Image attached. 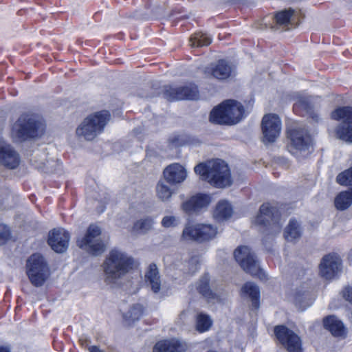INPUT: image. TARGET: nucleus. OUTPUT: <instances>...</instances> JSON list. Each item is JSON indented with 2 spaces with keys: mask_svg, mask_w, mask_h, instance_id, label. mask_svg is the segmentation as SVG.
<instances>
[{
  "mask_svg": "<svg viewBox=\"0 0 352 352\" xmlns=\"http://www.w3.org/2000/svg\"><path fill=\"white\" fill-rule=\"evenodd\" d=\"M134 260L127 254L118 250H111L102 264L104 281L114 287L118 281L127 274L134 266Z\"/></svg>",
  "mask_w": 352,
  "mask_h": 352,
  "instance_id": "1",
  "label": "nucleus"
},
{
  "mask_svg": "<svg viewBox=\"0 0 352 352\" xmlns=\"http://www.w3.org/2000/svg\"><path fill=\"white\" fill-rule=\"evenodd\" d=\"M194 170L202 180L217 188H226L232 183L230 170L223 160L217 159L199 163Z\"/></svg>",
  "mask_w": 352,
  "mask_h": 352,
  "instance_id": "2",
  "label": "nucleus"
},
{
  "mask_svg": "<svg viewBox=\"0 0 352 352\" xmlns=\"http://www.w3.org/2000/svg\"><path fill=\"white\" fill-rule=\"evenodd\" d=\"M45 131V123L42 118L37 115L22 114L13 124L12 136L18 142L30 138L41 137Z\"/></svg>",
  "mask_w": 352,
  "mask_h": 352,
  "instance_id": "3",
  "label": "nucleus"
},
{
  "mask_svg": "<svg viewBox=\"0 0 352 352\" xmlns=\"http://www.w3.org/2000/svg\"><path fill=\"white\" fill-rule=\"evenodd\" d=\"M244 116L243 105L235 100H226L214 108L210 112L211 122L232 125L239 122Z\"/></svg>",
  "mask_w": 352,
  "mask_h": 352,
  "instance_id": "4",
  "label": "nucleus"
},
{
  "mask_svg": "<svg viewBox=\"0 0 352 352\" xmlns=\"http://www.w3.org/2000/svg\"><path fill=\"white\" fill-rule=\"evenodd\" d=\"M109 118L110 114L107 111L96 112L87 116L77 127L76 135L80 140H94L103 131Z\"/></svg>",
  "mask_w": 352,
  "mask_h": 352,
  "instance_id": "5",
  "label": "nucleus"
},
{
  "mask_svg": "<svg viewBox=\"0 0 352 352\" xmlns=\"http://www.w3.org/2000/svg\"><path fill=\"white\" fill-rule=\"evenodd\" d=\"M26 274L35 287L42 286L50 275L47 261L40 254H33L26 261Z\"/></svg>",
  "mask_w": 352,
  "mask_h": 352,
  "instance_id": "6",
  "label": "nucleus"
},
{
  "mask_svg": "<svg viewBox=\"0 0 352 352\" xmlns=\"http://www.w3.org/2000/svg\"><path fill=\"white\" fill-rule=\"evenodd\" d=\"M101 233V228L98 226L90 225L85 234L77 239V245L92 255L102 254L105 250V245L100 238Z\"/></svg>",
  "mask_w": 352,
  "mask_h": 352,
  "instance_id": "7",
  "label": "nucleus"
},
{
  "mask_svg": "<svg viewBox=\"0 0 352 352\" xmlns=\"http://www.w3.org/2000/svg\"><path fill=\"white\" fill-rule=\"evenodd\" d=\"M234 256L236 262L247 273L258 276L261 279L265 278V273L260 268L254 254L248 246H240L236 248L234 252Z\"/></svg>",
  "mask_w": 352,
  "mask_h": 352,
  "instance_id": "8",
  "label": "nucleus"
},
{
  "mask_svg": "<svg viewBox=\"0 0 352 352\" xmlns=\"http://www.w3.org/2000/svg\"><path fill=\"white\" fill-rule=\"evenodd\" d=\"M279 214L276 208L272 207L268 203L261 205L257 215L253 219L252 223L255 226H263L268 228L272 232H279L281 225L278 221Z\"/></svg>",
  "mask_w": 352,
  "mask_h": 352,
  "instance_id": "9",
  "label": "nucleus"
},
{
  "mask_svg": "<svg viewBox=\"0 0 352 352\" xmlns=\"http://www.w3.org/2000/svg\"><path fill=\"white\" fill-rule=\"evenodd\" d=\"M331 118L342 122L336 128L337 137L344 141L352 143V107H340L331 113Z\"/></svg>",
  "mask_w": 352,
  "mask_h": 352,
  "instance_id": "10",
  "label": "nucleus"
},
{
  "mask_svg": "<svg viewBox=\"0 0 352 352\" xmlns=\"http://www.w3.org/2000/svg\"><path fill=\"white\" fill-rule=\"evenodd\" d=\"M287 135L289 140L288 148L292 153H295L296 151H305L311 144V136L305 129L300 127L289 129Z\"/></svg>",
  "mask_w": 352,
  "mask_h": 352,
  "instance_id": "11",
  "label": "nucleus"
},
{
  "mask_svg": "<svg viewBox=\"0 0 352 352\" xmlns=\"http://www.w3.org/2000/svg\"><path fill=\"white\" fill-rule=\"evenodd\" d=\"M274 333L279 342L284 345L288 352H302L300 338L285 326H277Z\"/></svg>",
  "mask_w": 352,
  "mask_h": 352,
  "instance_id": "12",
  "label": "nucleus"
},
{
  "mask_svg": "<svg viewBox=\"0 0 352 352\" xmlns=\"http://www.w3.org/2000/svg\"><path fill=\"white\" fill-rule=\"evenodd\" d=\"M281 131V121L275 114L265 115L262 120V131L264 142H274Z\"/></svg>",
  "mask_w": 352,
  "mask_h": 352,
  "instance_id": "13",
  "label": "nucleus"
},
{
  "mask_svg": "<svg viewBox=\"0 0 352 352\" xmlns=\"http://www.w3.org/2000/svg\"><path fill=\"white\" fill-rule=\"evenodd\" d=\"M164 96L170 100H197L199 98V91L197 87L191 83L179 87L167 86L165 88Z\"/></svg>",
  "mask_w": 352,
  "mask_h": 352,
  "instance_id": "14",
  "label": "nucleus"
},
{
  "mask_svg": "<svg viewBox=\"0 0 352 352\" xmlns=\"http://www.w3.org/2000/svg\"><path fill=\"white\" fill-rule=\"evenodd\" d=\"M320 274L327 280L336 278L342 270V262L339 256L336 254L324 256L320 264Z\"/></svg>",
  "mask_w": 352,
  "mask_h": 352,
  "instance_id": "15",
  "label": "nucleus"
},
{
  "mask_svg": "<svg viewBox=\"0 0 352 352\" xmlns=\"http://www.w3.org/2000/svg\"><path fill=\"white\" fill-rule=\"evenodd\" d=\"M211 197L209 195L198 193L184 201L181 207L182 210L186 214H197L206 209L211 203Z\"/></svg>",
  "mask_w": 352,
  "mask_h": 352,
  "instance_id": "16",
  "label": "nucleus"
},
{
  "mask_svg": "<svg viewBox=\"0 0 352 352\" xmlns=\"http://www.w3.org/2000/svg\"><path fill=\"white\" fill-rule=\"evenodd\" d=\"M70 236L64 229H54L49 233L48 244L58 253L64 252L69 246Z\"/></svg>",
  "mask_w": 352,
  "mask_h": 352,
  "instance_id": "17",
  "label": "nucleus"
},
{
  "mask_svg": "<svg viewBox=\"0 0 352 352\" xmlns=\"http://www.w3.org/2000/svg\"><path fill=\"white\" fill-rule=\"evenodd\" d=\"M232 67L224 60H219L215 63L210 64L204 69L207 78H214L218 80H225L231 76Z\"/></svg>",
  "mask_w": 352,
  "mask_h": 352,
  "instance_id": "18",
  "label": "nucleus"
},
{
  "mask_svg": "<svg viewBox=\"0 0 352 352\" xmlns=\"http://www.w3.org/2000/svg\"><path fill=\"white\" fill-rule=\"evenodd\" d=\"M164 179L166 182L173 184H179L184 182L188 176L187 170L179 163H173L164 170Z\"/></svg>",
  "mask_w": 352,
  "mask_h": 352,
  "instance_id": "19",
  "label": "nucleus"
},
{
  "mask_svg": "<svg viewBox=\"0 0 352 352\" xmlns=\"http://www.w3.org/2000/svg\"><path fill=\"white\" fill-rule=\"evenodd\" d=\"M0 162L10 169L16 168L20 163L18 153L10 145L0 139Z\"/></svg>",
  "mask_w": 352,
  "mask_h": 352,
  "instance_id": "20",
  "label": "nucleus"
},
{
  "mask_svg": "<svg viewBox=\"0 0 352 352\" xmlns=\"http://www.w3.org/2000/svg\"><path fill=\"white\" fill-rule=\"evenodd\" d=\"M298 13L292 8L281 10L276 14L274 20L279 28L290 29L296 23Z\"/></svg>",
  "mask_w": 352,
  "mask_h": 352,
  "instance_id": "21",
  "label": "nucleus"
},
{
  "mask_svg": "<svg viewBox=\"0 0 352 352\" xmlns=\"http://www.w3.org/2000/svg\"><path fill=\"white\" fill-rule=\"evenodd\" d=\"M187 346L176 339L162 340L157 342L153 348V352H184Z\"/></svg>",
  "mask_w": 352,
  "mask_h": 352,
  "instance_id": "22",
  "label": "nucleus"
},
{
  "mask_svg": "<svg viewBox=\"0 0 352 352\" xmlns=\"http://www.w3.org/2000/svg\"><path fill=\"white\" fill-rule=\"evenodd\" d=\"M145 282L151 287L152 292L157 294L161 288V278L157 267L155 264H151L145 273Z\"/></svg>",
  "mask_w": 352,
  "mask_h": 352,
  "instance_id": "23",
  "label": "nucleus"
},
{
  "mask_svg": "<svg viewBox=\"0 0 352 352\" xmlns=\"http://www.w3.org/2000/svg\"><path fill=\"white\" fill-rule=\"evenodd\" d=\"M233 214V208L227 200H220L213 212V217L219 221L228 219Z\"/></svg>",
  "mask_w": 352,
  "mask_h": 352,
  "instance_id": "24",
  "label": "nucleus"
},
{
  "mask_svg": "<svg viewBox=\"0 0 352 352\" xmlns=\"http://www.w3.org/2000/svg\"><path fill=\"white\" fill-rule=\"evenodd\" d=\"M324 327L334 336L342 337L345 335L346 329L341 320L333 316H330L324 319Z\"/></svg>",
  "mask_w": 352,
  "mask_h": 352,
  "instance_id": "25",
  "label": "nucleus"
},
{
  "mask_svg": "<svg viewBox=\"0 0 352 352\" xmlns=\"http://www.w3.org/2000/svg\"><path fill=\"white\" fill-rule=\"evenodd\" d=\"M302 230L300 224L295 219H291L285 229L284 236L287 241H295L301 236Z\"/></svg>",
  "mask_w": 352,
  "mask_h": 352,
  "instance_id": "26",
  "label": "nucleus"
},
{
  "mask_svg": "<svg viewBox=\"0 0 352 352\" xmlns=\"http://www.w3.org/2000/svg\"><path fill=\"white\" fill-rule=\"evenodd\" d=\"M242 292L244 295L249 296L255 308L258 307V299L260 291L258 287L252 282L246 283L242 288Z\"/></svg>",
  "mask_w": 352,
  "mask_h": 352,
  "instance_id": "27",
  "label": "nucleus"
},
{
  "mask_svg": "<svg viewBox=\"0 0 352 352\" xmlns=\"http://www.w3.org/2000/svg\"><path fill=\"white\" fill-rule=\"evenodd\" d=\"M199 231V223L187 224L183 230L182 239L184 241H200Z\"/></svg>",
  "mask_w": 352,
  "mask_h": 352,
  "instance_id": "28",
  "label": "nucleus"
},
{
  "mask_svg": "<svg viewBox=\"0 0 352 352\" xmlns=\"http://www.w3.org/2000/svg\"><path fill=\"white\" fill-rule=\"evenodd\" d=\"M336 208L339 210H344L352 204V196L349 191H342L335 198Z\"/></svg>",
  "mask_w": 352,
  "mask_h": 352,
  "instance_id": "29",
  "label": "nucleus"
},
{
  "mask_svg": "<svg viewBox=\"0 0 352 352\" xmlns=\"http://www.w3.org/2000/svg\"><path fill=\"white\" fill-rule=\"evenodd\" d=\"M200 241H209L214 239L217 233V228L208 223H199Z\"/></svg>",
  "mask_w": 352,
  "mask_h": 352,
  "instance_id": "30",
  "label": "nucleus"
},
{
  "mask_svg": "<svg viewBox=\"0 0 352 352\" xmlns=\"http://www.w3.org/2000/svg\"><path fill=\"white\" fill-rule=\"evenodd\" d=\"M190 45L193 47H201L212 43V37L206 33L196 32L190 38Z\"/></svg>",
  "mask_w": 352,
  "mask_h": 352,
  "instance_id": "31",
  "label": "nucleus"
},
{
  "mask_svg": "<svg viewBox=\"0 0 352 352\" xmlns=\"http://www.w3.org/2000/svg\"><path fill=\"white\" fill-rule=\"evenodd\" d=\"M144 308L140 304L133 305L123 316L126 322L129 323L133 322L138 320L143 314Z\"/></svg>",
  "mask_w": 352,
  "mask_h": 352,
  "instance_id": "32",
  "label": "nucleus"
},
{
  "mask_svg": "<svg viewBox=\"0 0 352 352\" xmlns=\"http://www.w3.org/2000/svg\"><path fill=\"white\" fill-rule=\"evenodd\" d=\"M197 290L207 299L214 298V294L209 287V277L208 275L203 276L196 285Z\"/></svg>",
  "mask_w": 352,
  "mask_h": 352,
  "instance_id": "33",
  "label": "nucleus"
},
{
  "mask_svg": "<svg viewBox=\"0 0 352 352\" xmlns=\"http://www.w3.org/2000/svg\"><path fill=\"white\" fill-rule=\"evenodd\" d=\"M156 193L160 200L167 201L172 197L173 191L164 182L160 181L156 186Z\"/></svg>",
  "mask_w": 352,
  "mask_h": 352,
  "instance_id": "34",
  "label": "nucleus"
},
{
  "mask_svg": "<svg viewBox=\"0 0 352 352\" xmlns=\"http://www.w3.org/2000/svg\"><path fill=\"white\" fill-rule=\"evenodd\" d=\"M153 220L151 218H144L137 221L133 226V231L137 233L145 234L152 229Z\"/></svg>",
  "mask_w": 352,
  "mask_h": 352,
  "instance_id": "35",
  "label": "nucleus"
},
{
  "mask_svg": "<svg viewBox=\"0 0 352 352\" xmlns=\"http://www.w3.org/2000/svg\"><path fill=\"white\" fill-rule=\"evenodd\" d=\"M212 325V320L208 316L200 314L197 318V329L199 332L208 331Z\"/></svg>",
  "mask_w": 352,
  "mask_h": 352,
  "instance_id": "36",
  "label": "nucleus"
},
{
  "mask_svg": "<svg viewBox=\"0 0 352 352\" xmlns=\"http://www.w3.org/2000/svg\"><path fill=\"white\" fill-rule=\"evenodd\" d=\"M336 182L342 186H352V166L339 173Z\"/></svg>",
  "mask_w": 352,
  "mask_h": 352,
  "instance_id": "37",
  "label": "nucleus"
},
{
  "mask_svg": "<svg viewBox=\"0 0 352 352\" xmlns=\"http://www.w3.org/2000/svg\"><path fill=\"white\" fill-rule=\"evenodd\" d=\"M179 218L173 215H166L162 219V226L166 228H174L179 225Z\"/></svg>",
  "mask_w": 352,
  "mask_h": 352,
  "instance_id": "38",
  "label": "nucleus"
},
{
  "mask_svg": "<svg viewBox=\"0 0 352 352\" xmlns=\"http://www.w3.org/2000/svg\"><path fill=\"white\" fill-rule=\"evenodd\" d=\"M307 297V294L305 292L302 294H296L294 299L296 306L301 310L306 309L309 306L308 303L305 302Z\"/></svg>",
  "mask_w": 352,
  "mask_h": 352,
  "instance_id": "39",
  "label": "nucleus"
},
{
  "mask_svg": "<svg viewBox=\"0 0 352 352\" xmlns=\"http://www.w3.org/2000/svg\"><path fill=\"white\" fill-rule=\"evenodd\" d=\"M9 236L10 230L8 228L3 224H0V245L4 244Z\"/></svg>",
  "mask_w": 352,
  "mask_h": 352,
  "instance_id": "40",
  "label": "nucleus"
},
{
  "mask_svg": "<svg viewBox=\"0 0 352 352\" xmlns=\"http://www.w3.org/2000/svg\"><path fill=\"white\" fill-rule=\"evenodd\" d=\"M296 104L306 109L308 107L307 100V98H305L298 97L296 98Z\"/></svg>",
  "mask_w": 352,
  "mask_h": 352,
  "instance_id": "41",
  "label": "nucleus"
},
{
  "mask_svg": "<svg viewBox=\"0 0 352 352\" xmlns=\"http://www.w3.org/2000/svg\"><path fill=\"white\" fill-rule=\"evenodd\" d=\"M88 350L89 352H104V351H102L101 349H100L96 346H89Z\"/></svg>",
  "mask_w": 352,
  "mask_h": 352,
  "instance_id": "42",
  "label": "nucleus"
},
{
  "mask_svg": "<svg viewBox=\"0 0 352 352\" xmlns=\"http://www.w3.org/2000/svg\"><path fill=\"white\" fill-rule=\"evenodd\" d=\"M0 352H11L8 346H0Z\"/></svg>",
  "mask_w": 352,
  "mask_h": 352,
  "instance_id": "43",
  "label": "nucleus"
},
{
  "mask_svg": "<svg viewBox=\"0 0 352 352\" xmlns=\"http://www.w3.org/2000/svg\"><path fill=\"white\" fill-rule=\"evenodd\" d=\"M349 258L350 261L352 262V249H351V251L350 252Z\"/></svg>",
  "mask_w": 352,
  "mask_h": 352,
  "instance_id": "44",
  "label": "nucleus"
},
{
  "mask_svg": "<svg viewBox=\"0 0 352 352\" xmlns=\"http://www.w3.org/2000/svg\"><path fill=\"white\" fill-rule=\"evenodd\" d=\"M208 352H217V351H210Z\"/></svg>",
  "mask_w": 352,
  "mask_h": 352,
  "instance_id": "45",
  "label": "nucleus"
}]
</instances>
